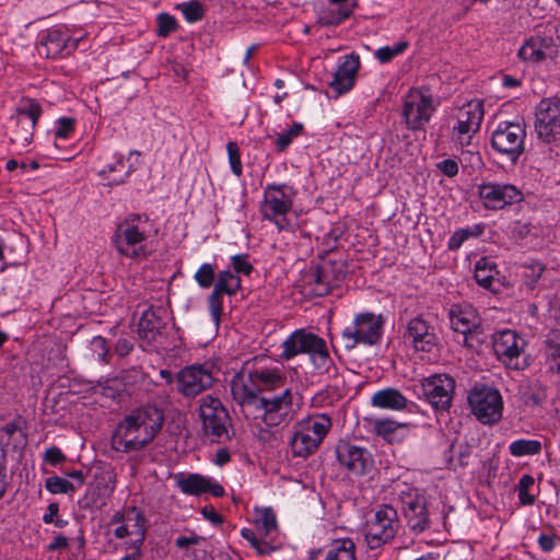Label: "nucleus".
Masks as SVG:
<instances>
[{
    "label": "nucleus",
    "instance_id": "1a4fd4ad",
    "mask_svg": "<svg viewBox=\"0 0 560 560\" xmlns=\"http://www.w3.org/2000/svg\"><path fill=\"white\" fill-rule=\"evenodd\" d=\"M293 395L291 388L271 397H257V401L240 404L242 408H254L264 424L273 428L289 422L291 419Z\"/></svg>",
    "mask_w": 560,
    "mask_h": 560
},
{
    "label": "nucleus",
    "instance_id": "58836bf2",
    "mask_svg": "<svg viewBox=\"0 0 560 560\" xmlns=\"http://www.w3.org/2000/svg\"><path fill=\"white\" fill-rule=\"evenodd\" d=\"M374 430L377 435L389 443H394L402 440L406 425L389 419H383L374 422Z\"/></svg>",
    "mask_w": 560,
    "mask_h": 560
},
{
    "label": "nucleus",
    "instance_id": "72a5a7b5",
    "mask_svg": "<svg viewBox=\"0 0 560 560\" xmlns=\"http://www.w3.org/2000/svg\"><path fill=\"white\" fill-rule=\"evenodd\" d=\"M372 405L378 408L401 410L407 405L405 396L395 388H385L372 396Z\"/></svg>",
    "mask_w": 560,
    "mask_h": 560
},
{
    "label": "nucleus",
    "instance_id": "69168bd1",
    "mask_svg": "<svg viewBox=\"0 0 560 560\" xmlns=\"http://www.w3.org/2000/svg\"><path fill=\"white\" fill-rule=\"evenodd\" d=\"M200 540L201 537L196 534H191L190 536H179L175 540V546L178 548H186L190 545L199 544Z\"/></svg>",
    "mask_w": 560,
    "mask_h": 560
},
{
    "label": "nucleus",
    "instance_id": "5701e85b",
    "mask_svg": "<svg viewBox=\"0 0 560 560\" xmlns=\"http://www.w3.org/2000/svg\"><path fill=\"white\" fill-rule=\"evenodd\" d=\"M479 198L486 209L501 210L522 200L521 190L511 184L482 183L478 186Z\"/></svg>",
    "mask_w": 560,
    "mask_h": 560
},
{
    "label": "nucleus",
    "instance_id": "79ce46f5",
    "mask_svg": "<svg viewBox=\"0 0 560 560\" xmlns=\"http://www.w3.org/2000/svg\"><path fill=\"white\" fill-rule=\"evenodd\" d=\"M13 120L15 122V128L11 131L10 141L22 147L28 145L33 140L36 126L27 124L25 119Z\"/></svg>",
    "mask_w": 560,
    "mask_h": 560
},
{
    "label": "nucleus",
    "instance_id": "2f4dec72",
    "mask_svg": "<svg viewBox=\"0 0 560 560\" xmlns=\"http://www.w3.org/2000/svg\"><path fill=\"white\" fill-rule=\"evenodd\" d=\"M161 311V308H153L151 306L142 312L138 323V334L141 339L150 342L161 334L165 325L160 315Z\"/></svg>",
    "mask_w": 560,
    "mask_h": 560
},
{
    "label": "nucleus",
    "instance_id": "a18cd8bd",
    "mask_svg": "<svg viewBox=\"0 0 560 560\" xmlns=\"http://www.w3.org/2000/svg\"><path fill=\"white\" fill-rule=\"evenodd\" d=\"M215 266L209 262L202 264L194 275V279L201 289H209L214 285Z\"/></svg>",
    "mask_w": 560,
    "mask_h": 560
},
{
    "label": "nucleus",
    "instance_id": "393cba45",
    "mask_svg": "<svg viewBox=\"0 0 560 560\" xmlns=\"http://www.w3.org/2000/svg\"><path fill=\"white\" fill-rule=\"evenodd\" d=\"M341 278L329 264L310 268L303 276V290L310 296H325L337 287Z\"/></svg>",
    "mask_w": 560,
    "mask_h": 560
},
{
    "label": "nucleus",
    "instance_id": "bf43d9fd",
    "mask_svg": "<svg viewBox=\"0 0 560 560\" xmlns=\"http://www.w3.org/2000/svg\"><path fill=\"white\" fill-rule=\"evenodd\" d=\"M526 277L529 278L534 284L539 280L542 272L545 271V266L541 262L534 261L526 267Z\"/></svg>",
    "mask_w": 560,
    "mask_h": 560
},
{
    "label": "nucleus",
    "instance_id": "f8f14e48",
    "mask_svg": "<svg viewBox=\"0 0 560 560\" xmlns=\"http://www.w3.org/2000/svg\"><path fill=\"white\" fill-rule=\"evenodd\" d=\"M434 110L433 96L425 86L412 88L404 97L402 117L410 130L423 129Z\"/></svg>",
    "mask_w": 560,
    "mask_h": 560
},
{
    "label": "nucleus",
    "instance_id": "c9c22d12",
    "mask_svg": "<svg viewBox=\"0 0 560 560\" xmlns=\"http://www.w3.org/2000/svg\"><path fill=\"white\" fill-rule=\"evenodd\" d=\"M353 12V5H343L334 8H320L317 11V23L322 26H337L346 21Z\"/></svg>",
    "mask_w": 560,
    "mask_h": 560
},
{
    "label": "nucleus",
    "instance_id": "cd10ccee",
    "mask_svg": "<svg viewBox=\"0 0 560 560\" xmlns=\"http://www.w3.org/2000/svg\"><path fill=\"white\" fill-rule=\"evenodd\" d=\"M116 488V476L110 471L98 475L94 482L90 483L83 498L81 505L89 510H100L107 504Z\"/></svg>",
    "mask_w": 560,
    "mask_h": 560
},
{
    "label": "nucleus",
    "instance_id": "4be33fe9",
    "mask_svg": "<svg viewBox=\"0 0 560 560\" xmlns=\"http://www.w3.org/2000/svg\"><path fill=\"white\" fill-rule=\"evenodd\" d=\"M241 288V277L233 273L231 269H224L218 272L213 290L207 299L209 312L215 325H219L222 314L223 295L234 296Z\"/></svg>",
    "mask_w": 560,
    "mask_h": 560
},
{
    "label": "nucleus",
    "instance_id": "ddd939ff",
    "mask_svg": "<svg viewBox=\"0 0 560 560\" xmlns=\"http://www.w3.org/2000/svg\"><path fill=\"white\" fill-rule=\"evenodd\" d=\"M526 127L520 121H501L491 136L492 148L515 163L523 154Z\"/></svg>",
    "mask_w": 560,
    "mask_h": 560
},
{
    "label": "nucleus",
    "instance_id": "052dcab7",
    "mask_svg": "<svg viewBox=\"0 0 560 560\" xmlns=\"http://www.w3.org/2000/svg\"><path fill=\"white\" fill-rule=\"evenodd\" d=\"M438 168L446 176L453 177L458 173V165L454 160L446 159L438 164Z\"/></svg>",
    "mask_w": 560,
    "mask_h": 560
},
{
    "label": "nucleus",
    "instance_id": "aec40b11",
    "mask_svg": "<svg viewBox=\"0 0 560 560\" xmlns=\"http://www.w3.org/2000/svg\"><path fill=\"white\" fill-rule=\"evenodd\" d=\"M177 390L185 397H196L214 383L211 366L191 364L182 369L176 375Z\"/></svg>",
    "mask_w": 560,
    "mask_h": 560
},
{
    "label": "nucleus",
    "instance_id": "e433bc0d",
    "mask_svg": "<svg viewBox=\"0 0 560 560\" xmlns=\"http://www.w3.org/2000/svg\"><path fill=\"white\" fill-rule=\"evenodd\" d=\"M43 114L40 104L32 97H22L15 107L11 119H25L27 124L37 126L39 117Z\"/></svg>",
    "mask_w": 560,
    "mask_h": 560
},
{
    "label": "nucleus",
    "instance_id": "f704fd0d",
    "mask_svg": "<svg viewBox=\"0 0 560 560\" xmlns=\"http://www.w3.org/2000/svg\"><path fill=\"white\" fill-rule=\"evenodd\" d=\"M255 529L268 541L273 540L278 532L277 518L271 508H264L256 511Z\"/></svg>",
    "mask_w": 560,
    "mask_h": 560
},
{
    "label": "nucleus",
    "instance_id": "423d86ee",
    "mask_svg": "<svg viewBox=\"0 0 560 560\" xmlns=\"http://www.w3.org/2000/svg\"><path fill=\"white\" fill-rule=\"evenodd\" d=\"M394 499L400 504L409 529L416 534L430 527L428 500L424 492L407 482H397L393 488Z\"/></svg>",
    "mask_w": 560,
    "mask_h": 560
},
{
    "label": "nucleus",
    "instance_id": "dca6fc26",
    "mask_svg": "<svg viewBox=\"0 0 560 560\" xmlns=\"http://www.w3.org/2000/svg\"><path fill=\"white\" fill-rule=\"evenodd\" d=\"M483 114V103L478 100L470 101L458 109L457 122L452 129V137L462 148L471 144L472 137L480 129Z\"/></svg>",
    "mask_w": 560,
    "mask_h": 560
},
{
    "label": "nucleus",
    "instance_id": "680f3d73",
    "mask_svg": "<svg viewBox=\"0 0 560 560\" xmlns=\"http://www.w3.org/2000/svg\"><path fill=\"white\" fill-rule=\"evenodd\" d=\"M19 427L14 422H9L0 428V442L9 444L12 436L18 432Z\"/></svg>",
    "mask_w": 560,
    "mask_h": 560
},
{
    "label": "nucleus",
    "instance_id": "7ed1b4c3",
    "mask_svg": "<svg viewBox=\"0 0 560 560\" xmlns=\"http://www.w3.org/2000/svg\"><path fill=\"white\" fill-rule=\"evenodd\" d=\"M156 235L155 223L147 213H129L118 223L112 242L119 255L144 260L153 250Z\"/></svg>",
    "mask_w": 560,
    "mask_h": 560
},
{
    "label": "nucleus",
    "instance_id": "338daca9",
    "mask_svg": "<svg viewBox=\"0 0 560 560\" xmlns=\"http://www.w3.org/2000/svg\"><path fill=\"white\" fill-rule=\"evenodd\" d=\"M59 513V504L57 502H51L48 504L47 512L43 515V522L45 524H51L54 518L58 516Z\"/></svg>",
    "mask_w": 560,
    "mask_h": 560
},
{
    "label": "nucleus",
    "instance_id": "6e6552de",
    "mask_svg": "<svg viewBox=\"0 0 560 560\" xmlns=\"http://www.w3.org/2000/svg\"><path fill=\"white\" fill-rule=\"evenodd\" d=\"M331 420L324 413L314 415L301 420L291 439L292 452L295 456L306 457L317 450L329 429Z\"/></svg>",
    "mask_w": 560,
    "mask_h": 560
},
{
    "label": "nucleus",
    "instance_id": "e2e57ef3",
    "mask_svg": "<svg viewBox=\"0 0 560 560\" xmlns=\"http://www.w3.org/2000/svg\"><path fill=\"white\" fill-rule=\"evenodd\" d=\"M69 546V539L63 535H57L52 538V540L47 545L48 551H57L65 550Z\"/></svg>",
    "mask_w": 560,
    "mask_h": 560
},
{
    "label": "nucleus",
    "instance_id": "09e8293b",
    "mask_svg": "<svg viewBox=\"0 0 560 560\" xmlns=\"http://www.w3.org/2000/svg\"><path fill=\"white\" fill-rule=\"evenodd\" d=\"M304 129L303 124L294 122L289 130L278 135L276 139L277 150L283 152L292 143L293 139L298 138Z\"/></svg>",
    "mask_w": 560,
    "mask_h": 560
},
{
    "label": "nucleus",
    "instance_id": "c03bdc74",
    "mask_svg": "<svg viewBox=\"0 0 560 560\" xmlns=\"http://www.w3.org/2000/svg\"><path fill=\"white\" fill-rule=\"evenodd\" d=\"M480 234L481 229L479 225L466 229H458L448 238L447 248L453 252L457 250L469 237L479 236Z\"/></svg>",
    "mask_w": 560,
    "mask_h": 560
},
{
    "label": "nucleus",
    "instance_id": "5fc2aeb1",
    "mask_svg": "<svg viewBox=\"0 0 560 560\" xmlns=\"http://www.w3.org/2000/svg\"><path fill=\"white\" fill-rule=\"evenodd\" d=\"M158 35L161 37L168 36L177 27L175 18L168 13H160L156 18Z\"/></svg>",
    "mask_w": 560,
    "mask_h": 560
},
{
    "label": "nucleus",
    "instance_id": "f03ea898",
    "mask_svg": "<svg viewBox=\"0 0 560 560\" xmlns=\"http://www.w3.org/2000/svg\"><path fill=\"white\" fill-rule=\"evenodd\" d=\"M164 415L153 405L131 410L116 425L112 436V447L116 452L140 451L150 444L161 431Z\"/></svg>",
    "mask_w": 560,
    "mask_h": 560
},
{
    "label": "nucleus",
    "instance_id": "a211bd4d",
    "mask_svg": "<svg viewBox=\"0 0 560 560\" xmlns=\"http://www.w3.org/2000/svg\"><path fill=\"white\" fill-rule=\"evenodd\" d=\"M493 350L498 359L509 369L523 370L525 362L521 360L526 342L514 330L503 329L492 337Z\"/></svg>",
    "mask_w": 560,
    "mask_h": 560
},
{
    "label": "nucleus",
    "instance_id": "6ab92c4d",
    "mask_svg": "<svg viewBox=\"0 0 560 560\" xmlns=\"http://www.w3.org/2000/svg\"><path fill=\"white\" fill-rule=\"evenodd\" d=\"M535 130L546 143L560 140V98H544L536 109Z\"/></svg>",
    "mask_w": 560,
    "mask_h": 560
},
{
    "label": "nucleus",
    "instance_id": "f257e3e1",
    "mask_svg": "<svg viewBox=\"0 0 560 560\" xmlns=\"http://www.w3.org/2000/svg\"><path fill=\"white\" fill-rule=\"evenodd\" d=\"M287 376L281 364L267 357H255L246 361L230 381L234 401L248 404L257 401L262 392H272L285 385Z\"/></svg>",
    "mask_w": 560,
    "mask_h": 560
},
{
    "label": "nucleus",
    "instance_id": "0e129e2a",
    "mask_svg": "<svg viewBox=\"0 0 560 560\" xmlns=\"http://www.w3.org/2000/svg\"><path fill=\"white\" fill-rule=\"evenodd\" d=\"M201 514L203 515V517L206 520H208L209 522H211L214 525H220L223 523L222 516L214 510V508L212 505H206L201 510Z\"/></svg>",
    "mask_w": 560,
    "mask_h": 560
},
{
    "label": "nucleus",
    "instance_id": "3c124183",
    "mask_svg": "<svg viewBox=\"0 0 560 560\" xmlns=\"http://www.w3.org/2000/svg\"><path fill=\"white\" fill-rule=\"evenodd\" d=\"M406 42H400L395 44L394 46H384L376 50L375 57L382 63L389 62L392 59L402 54L407 48Z\"/></svg>",
    "mask_w": 560,
    "mask_h": 560
},
{
    "label": "nucleus",
    "instance_id": "4c0bfd02",
    "mask_svg": "<svg viewBox=\"0 0 560 560\" xmlns=\"http://www.w3.org/2000/svg\"><path fill=\"white\" fill-rule=\"evenodd\" d=\"M325 560H357L355 544L350 538L332 540L328 545Z\"/></svg>",
    "mask_w": 560,
    "mask_h": 560
},
{
    "label": "nucleus",
    "instance_id": "ea45409f",
    "mask_svg": "<svg viewBox=\"0 0 560 560\" xmlns=\"http://www.w3.org/2000/svg\"><path fill=\"white\" fill-rule=\"evenodd\" d=\"M497 275V266L489 258L482 257L476 262L474 278L479 285L491 288Z\"/></svg>",
    "mask_w": 560,
    "mask_h": 560
},
{
    "label": "nucleus",
    "instance_id": "7c9ffc66",
    "mask_svg": "<svg viewBox=\"0 0 560 560\" xmlns=\"http://www.w3.org/2000/svg\"><path fill=\"white\" fill-rule=\"evenodd\" d=\"M133 167L128 164L125 156L120 153L114 155V162L106 164L100 172L98 176L107 179L108 185H121L126 183Z\"/></svg>",
    "mask_w": 560,
    "mask_h": 560
},
{
    "label": "nucleus",
    "instance_id": "39448f33",
    "mask_svg": "<svg viewBox=\"0 0 560 560\" xmlns=\"http://www.w3.org/2000/svg\"><path fill=\"white\" fill-rule=\"evenodd\" d=\"M296 194V189L288 184H268L259 206L262 220L273 223L279 231L292 230L288 214L292 211Z\"/></svg>",
    "mask_w": 560,
    "mask_h": 560
},
{
    "label": "nucleus",
    "instance_id": "13d9d810",
    "mask_svg": "<svg viewBox=\"0 0 560 560\" xmlns=\"http://www.w3.org/2000/svg\"><path fill=\"white\" fill-rule=\"evenodd\" d=\"M91 346L93 352L97 357V360L101 362H105L108 353V346L106 339L102 336H95L91 341Z\"/></svg>",
    "mask_w": 560,
    "mask_h": 560
},
{
    "label": "nucleus",
    "instance_id": "a878e982",
    "mask_svg": "<svg viewBox=\"0 0 560 560\" xmlns=\"http://www.w3.org/2000/svg\"><path fill=\"white\" fill-rule=\"evenodd\" d=\"M79 42V38H72L61 28H50L42 35L37 52L46 58H62L75 50Z\"/></svg>",
    "mask_w": 560,
    "mask_h": 560
},
{
    "label": "nucleus",
    "instance_id": "bb28decb",
    "mask_svg": "<svg viewBox=\"0 0 560 560\" xmlns=\"http://www.w3.org/2000/svg\"><path fill=\"white\" fill-rule=\"evenodd\" d=\"M336 457L341 467L357 476L364 475L372 465L370 452L349 441H339L336 446Z\"/></svg>",
    "mask_w": 560,
    "mask_h": 560
},
{
    "label": "nucleus",
    "instance_id": "2eb2a0df",
    "mask_svg": "<svg viewBox=\"0 0 560 560\" xmlns=\"http://www.w3.org/2000/svg\"><path fill=\"white\" fill-rule=\"evenodd\" d=\"M451 328L464 336V343L475 348L482 343L480 317L469 303H455L448 310Z\"/></svg>",
    "mask_w": 560,
    "mask_h": 560
},
{
    "label": "nucleus",
    "instance_id": "c85d7f7f",
    "mask_svg": "<svg viewBox=\"0 0 560 560\" xmlns=\"http://www.w3.org/2000/svg\"><path fill=\"white\" fill-rule=\"evenodd\" d=\"M175 480L180 491L188 495L198 497L203 493H210L215 498H221L225 494L223 486L217 480L199 474H178Z\"/></svg>",
    "mask_w": 560,
    "mask_h": 560
},
{
    "label": "nucleus",
    "instance_id": "a19ab883",
    "mask_svg": "<svg viewBox=\"0 0 560 560\" xmlns=\"http://www.w3.org/2000/svg\"><path fill=\"white\" fill-rule=\"evenodd\" d=\"M542 445L538 440L520 439L509 445V452L514 457L533 456L541 452Z\"/></svg>",
    "mask_w": 560,
    "mask_h": 560
},
{
    "label": "nucleus",
    "instance_id": "4468645a",
    "mask_svg": "<svg viewBox=\"0 0 560 560\" xmlns=\"http://www.w3.org/2000/svg\"><path fill=\"white\" fill-rule=\"evenodd\" d=\"M468 404L474 416L485 424L497 423L502 418L503 400L497 388L475 386L468 394Z\"/></svg>",
    "mask_w": 560,
    "mask_h": 560
},
{
    "label": "nucleus",
    "instance_id": "c756f323",
    "mask_svg": "<svg viewBox=\"0 0 560 560\" xmlns=\"http://www.w3.org/2000/svg\"><path fill=\"white\" fill-rule=\"evenodd\" d=\"M359 68L360 58L358 55H346L340 59L332 80L329 82V88L335 92V97L352 90Z\"/></svg>",
    "mask_w": 560,
    "mask_h": 560
},
{
    "label": "nucleus",
    "instance_id": "37998d69",
    "mask_svg": "<svg viewBox=\"0 0 560 560\" xmlns=\"http://www.w3.org/2000/svg\"><path fill=\"white\" fill-rule=\"evenodd\" d=\"M241 535L244 539H246L250 546L259 553V555H270L277 548L268 541L264 537H261L258 532L250 528H243L241 530Z\"/></svg>",
    "mask_w": 560,
    "mask_h": 560
},
{
    "label": "nucleus",
    "instance_id": "0eeeda50",
    "mask_svg": "<svg viewBox=\"0 0 560 560\" xmlns=\"http://www.w3.org/2000/svg\"><path fill=\"white\" fill-rule=\"evenodd\" d=\"M385 317L373 312H361L354 315L350 325L341 331L346 348L353 349L358 345L375 346L381 342L384 334Z\"/></svg>",
    "mask_w": 560,
    "mask_h": 560
},
{
    "label": "nucleus",
    "instance_id": "603ef678",
    "mask_svg": "<svg viewBox=\"0 0 560 560\" xmlns=\"http://www.w3.org/2000/svg\"><path fill=\"white\" fill-rule=\"evenodd\" d=\"M226 151L232 173L240 177L243 174V165L241 162V153L237 143L233 141L228 142Z\"/></svg>",
    "mask_w": 560,
    "mask_h": 560
},
{
    "label": "nucleus",
    "instance_id": "20e7f679",
    "mask_svg": "<svg viewBox=\"0 0 560 560\" xmlns=\"http://www.w3.org/2000/svg\"><path fill=\"white\" fill-rule=\"evenodd\" d=\"M280 347L279 357L283 361L306 354L317 373L325 374L335 371V363L326 340L311 330L295 329L282 341Z\"/></svg>",
    "mask_w": 560,
    "mask_h": 560
},
{
    "label": "nucleus",
    "instance_id": "412c9836",
    "mask_svg": "<svg viewBox=\"0 0 560 560\" xmlns=\"http://www.w3.org/2000/svg\"><path fill=\"white\" fill-rule=\"evenodd\" d=\"M422 395L425 400L435 409L446 411L451 408L455 381L446 374H435L423 380L421 383Z\"/></svg>",
    "mask_w": 560,
    "mask_h": 560
},
{
    "label": "nucleus",
    "instance_id": "774afa93",
    "mask_svg": "<svg viewBox=\"0 0 560 560\" xmlns=\"http://www.w3.org/2000/svg\"><path fill=\"white\" fill-rule=\"evenodd\" d=\"M549 357L557 365V370L560 373V346H550L549 347Z\"/></svg>",
    "mask_w": 560,
    "mask_h": 560
},
{
    "label": "nucleus",
    "instance_id": "f3484780",
    "mask_svg": "<svg viewBox=\"0 0 560 560\" xmlns=\"http://www.w3.org/2000/svg\"><path fill=\"white\" fill-rule=\"evenodd\" d=\"M109 525H117L114 529V536L117 539H124L128 536L136 537L130 542V547L137 550V556H139L147 534L143 514L135 506L130 508L126 513L117 511L113 514Z\"/></svg>",
    "mask_w": 560,
    "mask_h": 560
},
{
    "label": "nucleus",
    "instance_id": "9d476101",
    "mask_svg": "<svg viewBox=\"0 0 560 560\" xmlns=\"http://www.w3.org/2000/svg\"><path fill=\"white\" fill-rule=\"evenodd\" d=\"M400 522L396 509L389 504H382L373 517L366 522L364 535L368 548L375 550L392 541L397 535Z\"/></svg>",
    "mask_w": 560,
    "mask_h": 560
},
{
    "label": "nucleus",
    "instance_id": "b1692460",
    "mask_svg": "<svg viewBox=\"0 0 560 560\" xmlns=\"http://www.w3.org/2000/svg\"><path fill=\"white\" fill-rule=\"evenodd\" d=\"M404 338L415 351L432 352L439 345L435 328L421 315L407 322Z\"/></svg>",
    "mask_w": 560,
    "mask_h": 560
},
{
    "label": "nucleus",
    "instance_id": "473e14b6",
    "mask_svg": "<svg viewBox=\"0 0 560 560\" xmlns=\"http://www.w3.org/2000/svg\"><path fill=\"white\" fill-rule=\"evenodd\" d=\"M552 38L532 36L518 49V57L527 62L537 63L546 58V50L551 47Z\"/></svg>",
    "mask_w": 560,
    "mask_h": 560
},
{
    "label": "nucleus",
    "instance_id": "49530a36",
    "mask_svg": "<svg viewBox=\"0 0 560 560\" xmlns=\"http://www.w3.org/2000/svg\"><path fill=\"white\" fill-rule=\"evenodd\" d=\"M535 485V479L532 475H523L517 485L518 499L523 505H533L536 501V495L530 492Z\"/></svg>",
    "mask_w": 560,
    "mask_h": 560
},
{
    "label": "nucleus",
    "instance_id": "864d4df0",
    "mask_svg": "<svg viewBox=\"0 0 560 560\" xmlns=\"http://www.w3.org/2000/svg\"><path fill=\"white\" fill-rule=\"evenodd\" d=\"M231 266L233 268V273L241 277V275L249 276L254 267L248 260V256L245 254H237L231 257Z\"/></svg>",
    "mask_w": 560,
    "mask_h": 560
},
{
    "label": "nucleus",
    "instance_id": "8fccbe9b",
    "mask_svg": "<svg viewBox=\"0 0 560 560\" xmlns=\"http://www.w3.org/2000/svg\"><path fill=\"white\" fill-rule=\"evenodd\" d=\"M184 18L189 23H195L203 18V8L198 1L184 2L177 5Z\"/></svg>",
    "mask_w": 560,
    "mask_h": 560
},
{
    "label": "nucleus",
    "instance_id": "4d7b16f0",
    "mask_svg": "<svg viewBox=\"0 0 560 560\" xmlns=\"http://www.w3.org/2000/svg\"><path fill=\"white\" fill-rule=\"evenodd\" d=\"M43 459L50 466H57L61 463H65L67 457L59 447L50 446L44 452Z\"/></svg>",
    "mask_w": 560,
    "mask_h": 560
},
{
    "label": "nucleus",
    "instance_id": "9b49d317",
    "mask_svg": "<svg viewBox=\"0 0 560 560\" xmlns=\"http://www.w3.org/2000/svg\"><path fill=\"white\" fill-rule=\"evenodd\" d=\"M199 416L205 434L213 442L221 443L230 439L231 418L219 398L211 395L202 397Z\"/></svg>",
    "mask_w": 560,
    "mask_h": 560
},
{
    "label": "nucleus",
    "instance_id": "de8ad7c7",
    "mask_svg": "<svg viewBox=\"0 0 560 560\" xmlns=\"http://www.w3.org/2000/svg\"><path fill=\"white\" fill-rule=\"evenodd\" d=\"M45 488L52 494L72 493L77 488L67 479L51 476L45 480Z\"/></svg>",
    "mask_w": 560,
    "mask_h": 560
},
{
    "label": "nucleus",
    "instance_id": "6e6d98bb",
    "mask_svg": "<svg viewBox=\"0 0 560 560\" xmlns=\"http://www.w3.org/2000/svg\"><path fill=\"white\" fill-rule=\"evenodd\" d=\"M74 131V119L62 117L58 120L55 139H68Z\"/></svg>",
    "mask_w": 560,
    "mask_h": 560
}]
</instances>
